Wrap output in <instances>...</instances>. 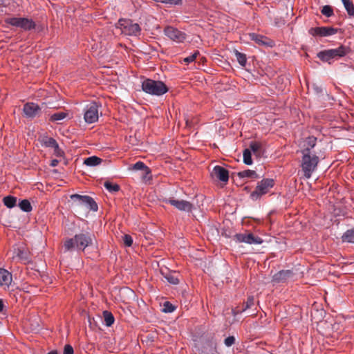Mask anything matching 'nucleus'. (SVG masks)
Here are the masks:
<instances>
[{
    "label": "nucleus",
    "instance_id": "nucleus-1",
    "mask_svg": "<svg viewBox=\"0 0 354 354\" xmlns=\"http://www.w3.org/2000/svg\"><path fill=\"white\" fill-rule=\"evenodd\" d=\"M95 240V235L89 232L84 231L76 234L73 237L67 239L64 243V248L66 251L84 252L86 248L93 245Z\"/></svg>",
    "mask_w": 354,
    "mask_h": 354
},
{
    "label": "nucleus",
    "instance_id": "nucleus-2",
    "mask_svg": "<svg viewBox=\"0 0 354 354\" xmlns=\"http://www.w3.org/2000/svg\"><path fill=\"white\" fill-rule=\"evenodd\" d=\"M351 52V48L340 45L337 48L324 50L317 53V57L324 62L331 64L335 60L346 56Z\"/></svg>",
    "mask_w": 354,
    "mask_h": 354
},
{
    "label": "nucleus",
    "instance_id": "nucleus-3",
    "mask_svg": "<svg viewBox=\"0 0 354 354\" xmlns=\"http://www.w3.org/2000/svg\"><path fill=\"white\" fill-rule=\"evenodd\" d=\"M301 167L304 172V176L306 178H310L313 173L317 169L319 158L315 153H301Z\"/></svg>",
    "mask_w": 354,
    "mask_h": 354
},
{
    "label": "nucleus",
    "instance_id": "nucleus-4",
    "mask_svg": "<svg viewBox=\"0 0 354 354\" xmlns=\"http://www.w3.org/2000/svg\"><path fill=\"white\" fill-rule=\"evenodd\" d=\"M142 89L146 93L156 96L162 95L169 91L163 82L151 79H146L142 82Z\"/></svg>",
    "mask_w": 354,
    "mask_h": 354
},
{
    "label": "nucleus",
    "instance_id": "nucleus-5",
    "mask_svg": "<svg viewBox=\"0 0 354 354\" xmlns=\"http://www.w3.org/2000/svg\"><path fill=\"white\" fill-rule=\"evenodd\" d=\"M5 21L6 24L19 28L24 31H30L36 29L37 32H40L43 29L41 26H37L35 22L32 19L27 17H9L6 19Z\"/></svg>",
    "mask_w": 354,
    "mask_h": 354
},
{
    "label": "nucleus",
    "instance_id": "nucleus-6",
    "mask_svg": "<svg viewBox=\"0 0 354 354\" xmlns=\"http://www.w3.org/2000/svg\"><path fill=\"white\" fill-rule=\"evenodd\" d=\"M274 180L272 178H263L258 182L254 191L250 193V197L252 201H257L268 194L274 187Z\"/></svg>",
    "mask_w": 354,
    "mask_h": 354
},
{
    "label": "nucleus",
    "instance_id": "nucleus-7",
    "mask_svg": "<svg viewBox=\"0 0 354 354\" xmlns=\"http://www.w3.org/2000/svg\"><path fill=\"white\" fill-rule=\"evenodd\" d=\"M118 26L126 35L139 37L141 35L142 28L140 25L131 19H120L118 22Z\"/></svg>",
    "mask_w": 354,
    "mask_h": 354
},
{
    "label": "nucleus",
    "instance_id": "nucleus-8",
    "mask_svg": "<svg viewBox=\"0 0 354 354\" xmlns=\"http://www.w3.org/2000/svg\"><path fill=\"white\" fill-rule=\"evenodd\" d=\"M99 106H100L97 104V103L95 102L86 105L84 114V118L86 123L92 124L98 120Z\"/></svg>",
    "mask_w": 354,
    "mask_h": 354
},
{
    "label": "nucleus",
    "instance_id": "nucleus-9",
    "mask_svg": "<svg viewBox=\"0 0 354 354\" xmlns=\"http://www.w3.org/2000/svg\"><path fill=\"white\" fill-rule=\"evenodd\" d=\"M164 33L168 38L176 43L183 42L187 36L184 32L171 26H168L165 28Z\"/></svg>",
    "mask_w": 354,
    "mask_h": 354
},
{
    "label": "nucleus",
    "instance_id": "nucleus-10",
    "mask_svg": "<svg viewBox=\"0 0 354 354\" xmlns=\"http://www.w3.org/2000/svg\"><path fill=\"white\" fill-rule=\"evenodd\" d=\"M72 200L77 201L80 205L86 206L90 210L96 212L98 209V206L93 198L89 196H82L75 194L71 196Z\"/></svg>",
    "mask_w": 354,
    "mask_h": 354
},
{
    "label": "nucleus",
    "instance_id": "nucleus-11",
    "mask_svg": "<svg viewBox=\"0 0 354 354\" xmlns=\"http://www.w3.org/2000/svg\"><path fill=\"white\" fill-rule=\"evenodd\" d=\"M337 31V28L329 26H322L311 28L309 30V33L313 36L328 37L336 34Z\"/></svg>",
    "mask_w": 354,
    "mask_h": 354
},
{
    "label": "nucleus",
    "instance_id": "nucleus-12",
    "mask_svg": "<svg viewBox=\"0 0 354 354\" xmlns=\"http://www.w3.org/2000/svg\"><path fill=\"white\" fill-rule=\"evenodd\" d=\"M13 259H17L24 264L31 262L30 252L24 246H19L14 250Z\"/></svg>",
    "mask_w": 354,
    "mask_h": 354
},
{
    "label": "nucleus",
    "instance_id": "nucleus-13",
    "mask_svg": "<svg viewBox=\"0 0 354 354\" xmlns=\"http://www.w3.org/2000/svg\"><path fill=\"white\" fill-rule=\"evenodd\" d=\"M165 202L175 207L180 211L191 212L193 209V204L185 200H176L174 198L166 199Z\"/></svg>",
    "mask_w": 354,
    "mask_h": 354
},
{
    "label": "nucleus",
    "instance_id": "nucleus-14",
    "mask_svg": "<svg viewBox=\"0 0 354 354\" xmlns=\"http://www.w3.org/2000/svg\"><path fill=\"white\" fill-rule=\"evenodd\" d=\"M317 138L308 136L304 139L300 143L301 153H312V149L316 146Z\"/></svg>",
    "mask_w": 354,
    "mask_h": 354
},
{
    "label": "nucleus",
    "instance_id": "nucleus-15",
    "mask_svg": "<svg viewBox=\"0 0 354 354\" xmlns=\"http://www.w3.org/2000/svg\"><path fill=\"white\" fill-rule=\"evenodd\" d=\"M211 175L213 178H216L224 183H227L229 180L228 170L219 165H216L213 168Z\"/></svg>",
    "mask_w": 354,
    "mask_h": 354
},
{
    "label": "nucleus",
    "instance_id": "nucleus-16",
    "mask_svg": "<svg viewBox=\"0 0 354 354\" xmlns=\"http://www.w3.org/2000/svg\"><path fill=\"white\" fill-rule=\"evenodd\" d=\"M41 111L39 106L33 102H28L24 104L23 111L25 116L28 118L36 117Z\"/></svg>",
    "mask_w": 354,
    "mask_h": 354
},
{
    "label": "nucleus",
    "instance_id": "nucleus-17",
    "mask_svg": "<svg viewBox=\"0 0 354 354\" xmlns=\"http://www.w3.org/2000/svg\"><path fill=\"white\" fill-rule=\"evenodd\" d=\"M294 273L292 270H281L272 277V281L275 283H283L293 278Z\"/></svg>",
    "mask_w": 354,
    "mask_h": 354
},
{
    "label": "nucleus",
    "instance_id": "nucleus-18",
    "mask_svg": "<svg viewBox=\"0 0 354 354\" xmlns=\"http://www.w3.org/2000/svg\"><path fill=\"white\" fill-rule=\"evenodd\" d=\"M250 39L261 46H272L273 41L269 38L256 33L250 34Z\"/></svg>",
    "mask_w": 354,
    "mask_h": 354
},
{
    "label": "nucleus",
    "instance_id": "nucleus-19",
    "mask_svg": "<svg viewBox=\"0 0 354 354\" xmlns=\"http://www.w3.org/2000/svg\"><path fill=\"white\" fill-rule=\"evenodd\" d=\"M254 305V298L253 296H249L247 301L243 304V307H236L232 310V315L236 316L237 315L242 313L246 310L252 308Z\"/></svg>",
    "mask_w": 354,
    "mask_h": 354
},
{
    "label": "nucleus",
    "instance_id": "nucleus-20",
    "mask_svg": "<svg viewBox=\"0 0 354 354\" xmlns=\"http://www.w3.org/2000/svg\"><path fill=\"white\" fill-rule=\"evenodd\" d=\"M12 281V274L6 269L0 268V286L8 287Z\"/></svg>",
    "mask_w": 354,
    "mask_h": 354
},
{
    "label": "nucleus",
    "instance_id": "nucleus-21",
    "mask_svg": "<svg viewBox=\"0 0 354 354\" xmlns=\"http://www.w3.org/2000/svg\"><path fill=\"white\" fill-rule=\"evenodd\" d=\"M161 273L169 283L176 285L179 283L178 274L176 272L167 270L166 272L161 271Z\"/></svg>",
    "mask_w": 354,
    "mask_h": 354
},
{
    "label": "nucleus",
    "instance_id": "nucleus-22",
    "mask_svg": "<svg viewBox=\"0 0 354 354\" xmlns=\"http://www.w3.org/2000/svg\"><path fill=\"white\" fill-rule=\"evenodd\" d=\"M237 176L240 178H252V179H257L259 178V176L257 174V173L254 170L250 169H246L242 171H239L237 174Z\"/></svg>",
    "mask_w": 354,
    "mask_h": 354
},
{
    "label": "nucleus",
    "instance_id": "nucleus-23",
    "mask_svg": "<svg viewBox=\"0 0 354 354\" xmlns=\"http://www.w3.org/2000/svg\"><path fill=\"white\" fill-rule=\"evenodd\" d=\"M102 159L95 156H90L86 158L84 164L89 167H95L102 163Z\"/></svg>",
    "mask_w": 354,
    "mask_h": 354
},
{
    "label": "nucleus",
    "instance_id": "nucleus-24",
    "mask_svg": "<svg viewBox=\"0 0 354 354\" xmlns=\"http://www.w3.org/2000/svg\"><path fill=\"white\" fill-rule=\"evenodd\" d=\"M343 242L354 243V227L346 231L342 236Z\"/></svg>",
    "mask_w": 354,
    "mask_h": 354
},
{
    "label": "nucleus",
    "instance_id": "nucleus-25",
    "mask_svg": "<svg viewBox=\"0 0 354 354\" xmlns=\"http://www.w3.org/2000/svg\"><path fill=\"white\" fill-rule=\"evenodd\" d=\"M349 17H354V4L351 0H341Z\"/></svg>",
    "mask_w": 354,
    "mask_h": 354
},
{
    "label": "nucleus",
    "instance_id": "nucleus-26",
    "mask_svg": "<svg viewBox=\"0 0 354 354\" xmlns=\"http://www.w3.org/2000/svg\"><path fill=\"white\" fill-rule=\"evenodd\" d=\"M3 202L5 206L8 208H12L16 206L17 198L13 196H7L3 198Z\"/></svg>",
    "mask_w": 354,
    "mask_h": 354
},
{
    "label": "nucleus",
    "instance_id": "nucleus-27",
    "mask_svg": "<svg viewBox=\"0 0 354 354\" xmlns=\"http://www.w3.org/2000/svg\"><path fill=\"white\" fill-rule=\"evenodd\" d=\"M263 242V239L259 236H254L252 233H247V243L248 244H261Z\"/></svg>",
    "mask_w": 354,
    "mask_h": 354
},
{
    "label": "nucleus",
    "instance_id": "nucleus-28",
    "mask_svg": "<svg viewBox=\"0 0 354 354\" xmlns=\"http://www.w3.org/2000/svg\"><path fill=\"white\" fill-rule=\"evenodd\" d=\"M103 318L106 326H111L113 324L115 318L111 312L104 310L103 312Z\"/></svg>",
    "mask_w": 354,
    "mask_h": 354
},
{
    "label": "nucleus",
    "instance_id": "nucleus-29",
    "mask_svg": "<svg viewBox=\"0 0 354 354\" xmlns=\"http://www.w3.org/2000/svg\"><path fill=\"white\" fill-rule=\"evenodd\" d=\"M19 208L25 212H30L32 211V207L30 203V201L27 199H24L19 203Z\"/></svg>",
    "mask_w": 354,
    "mask_h": 354
},
{
    "label": "nucleus",
    "instance_id": "nucleus-30",
    "mask_svg": "<svg viewBox=\"0 0 354 354\" xmlns=\"http://www.w3.org/2000/svg\"><path fill=\"white\" fill-rule=\"evenodd\" d=\"M68 114L66 112H57L50 115V120L51 122L62 120L65 119L68 116Z\"/></svg>",
    "mask_w": 354,
    "mask_h": 354
},
{
    "label": "nucleus",
    "instance_id": "nucleus-31",
    "mask_svg": "<svg viewBox=\"0 0 354 354\" xmlns=\"http://www.w3.org/2000/svg\"><path fill=\"white\" fill-rule=\"evenodd\" d=\"M132 169L134 170L147 171V174H151V169L142 161L136 162L133 166Z\"/></svg>",
    "mask_w": 354,
    "mask_h": 354
},
{
    "label": "nucleus",
    "instance_id": "nucleus-32",
    "mask_svg": "<svg viewBox=\"0 0 354 354\" xmlns=\"http://www.w3.org/2000/svg\"><path fill=\"white\" fill-rule=\"evenodd\" d=\"M234 54L237 59V62L239 63V64L241 66H245L247 63L246 55L244 53H240L236 50L234 51Z\"/></svg>",
    "mask_w": 354,
    "mask_h": 354
},
{
    "label": "nucleus",
    "instance_id": "nucleus-33",
    "mask_svg": "<svg viewBox=\"0 0 354 354\" xmlns=\"http://www.w3.org/2000/svg\"><path fill=\"white\" fill-rule=\"evenodd\" d=\"M243 162L247 165H251L252 164V153L250 149H245L243 151Z\"/></svg>",
    "mask_w": 354,
    "mask_h": 354
},
{
    "label": "nucleus",
    "instance_id": "nucleus-34",
    "mask_svg": "<svg viewBox=\"0 0 354 354\" xmlns=\"http://www.w3.org/2000/svg\"><path fill=\"white\" fill-rule=\"evenodd\" d=\"M104 187L110 192L114 193L117 192L120 190V187L119 185L118 184H113L112 183L109 181H106L104 183Z\"/></svg>",
    "mask_w": 354,
    "mask_h": 354
},
{
    "label": "nucleus",
    "instance_id": "nucleus-35",
    "mask_svg": "<svg viewBox=\"0 0 354 354\" xmlns=\"http://www.w3.org/2000/svg\"><path fill=\"white\" fill-rule=\"evenodd\" d=\"M42 144L46 147L54 148L58 143L54 138L46 137L43 138Z\"/></svg>",
    "mask_w": 354,
    "mask_h": 354
},
{
    "label": "nucleus",
    "instance_id": "nucleus-36",
    "mask_svg": "<svg viewBox=\"0 0 354 354\" xmlns=\"http://www.w3.org/2000/svg\"><path fill=\"white\" fill-rule=\"evenodd\" d=\"M233 240L236 243H247V233H236L233 236Z\"/></svg>",
    "mask_w": 354,
    "mask_h": 354
},
{
    "label": "nucleus",
    "instance_id": "nucleus-37",
    "mask_svg": "<svg viewBox=\"0 0 354 354\" xmlns=\"http://www.w3.org/2000/svg\"><path fill=\"white\" fill-rule=\"evenodd\" d=\"M321 12L327 17H330L334 14L332 7L328 5L323 6Z\"/></svg>",
    "mask_w": 354,
    "mask_h": 354
},
{
    "label": "nucleus",
    "instance_id": "nucleus-38",
    "mask_svg": "<svg viewBox=\"0 0 354 354\" xmlns=\"http://www.w3.org/2000/svg\"><path fill=\"white\" fill-rule=\"evenodd\" d=\"M249 149H250V151H253L254 154H257L261 149V145L257 142H251Z\"/></svg>",
    "mask_w": 354,
    "mask_h": 354
},
{
    "label": "nucleus",
    "instance_id": "nucleus-39",
    "mask_svg": "<svg viewBox=\"0 0 354 354\" xmlns=\"http://www.w3.org/2000/svg\"><path fill=\"white\" fill-rule=\"evenodd\" d=\"M122 241L125 246L131 247L133 244V238L129 234H124L122 236Z\"/></svg>",
    "mask_w": 354,
    "mask_h": 354
},
{
    "label": "nucleus",
    "instance_id": "nucleus-40",
    "mask_svg": "<svg viewBox=\"0 0 354 354\" xmlns=\"http://www.w3.org/2000/svg\"><path fill=\"white\" fill-rule=\"evenodd\" d=\"M198 55L199 52L197 50L194 52L192 55L184 58L183 61L184 62H186L187 64L193 62Z\"/></svg>",
    "mask_w": 354,
    "mask_h": 354
},
{
    "label": "nucleus",
    "instance_id": "nucleus-41",
    "mask_svg": "<svg viewBox=\"0 0 354 354\" xmlns=\"http://www.w3.org/2000/svg\"><path fill=\"white\" fill-rule=\"evenodd\" d=\"M175 310V307L169 301H165L164 304V310L165 313H171Z\"/></svg>",
    "mask_w": 354,
    "mask_h": 354
},
{
    "label": "nucleus",
    "instance_id": "nucleus-42",
    "mask_svg": "<svg viewBox=\"0 0 354 354\" xmlns=\"http://www.w3.org/2000/svg\"><path fill=\"white\" fill-rule=\"evenodd\" d=\"M156 2H160L164 3H169L173 5H179L181 4L182 1L181 0H153Z\"/></svg>",
    "mask_w": 354,
    "mask_h": 354
},
{
    "label": "nucleus",
    "instance_id": "nucleus-43",
    "mask_svg": "<svg viewBox=\"0 0 354 354\" xmlns=\"http://www.w3.org/2000/svg\"><path fill=\"white\" fill-rule=\"evenodd\" d=\"M53 149V153L57 157H62L64 155L63 151L59 148V145L57 144Z\"/></svg>",
    "mask_w": 354,
    "mask_h": 354
},
{
    "label": "nucleus",
    "instance_id": "nucleus-44",
    "mask_svg": "<svg viewBox=\"0 0 354 354\" xmlns=\"http://www.w3.org/2000/svg\"><path fill=\"white\" fill-rule=\"evenodd\" d=\"M224 343L227 346H228V347L231 346L232 345H233L235 343L234 337V336L227 337V338L225 339Z\"/></svg>",
    "mask_w": 354,
    "mask_h": 354
},
{
    "label": "nucleus",
    "instance_id": "nucleus-45",
    "mask_svg": "<svg viewBox=\"0 0 354 354\" xmlns=\"http://www.w3.org/2000/svg\"><path fill=\"white\" fill-rule=\"evenodd\" d=\"M73 348L70 344H66L64 348V354H73Z\"/></svg>",
    "mask_w": 354,
    "mask_h": 354
},
{
    "label": "nucleus",
    "instance_id": "nucleus-46",
    "mask_svg": "<svg viewBox=\"0 0 354 354\" xmlns=\"http://www.w3.org/2000/svg\"><path fill=\"white\" fill-rule=\"evenodd\" d=\"M142 178L144 180H150L151 178V174H147V171H143Z\"/></svg>",
    "mask_w": 354,
    "mask_h": 354
},
{
    "label": "nucleus",
    "instance_id": "nucleus-47",
    "mask_svg": "<svg viewBox=\"0 0 354 354\" xmlns=\"http://www.w3.org/2000/svg\"><path fill=\"white\" fill-rule=\"evenodd\" d=\"M59 163V160H57V159H53L51 160V162L50 164V165L51 167H56Z\"/></svg>",
    "mask_w": 354,
    "mask_h": 354
},
{
    "label": "nucleus",
    "instance_id": "nucleus-48",
    "mask_svg": "<svg viewBox=\"0 0 354 354\" xmlns=\"http://www.w3.org/2000/svg\"><path fill=\"white\" fill-rule=\"evenodd\" d=\"M4 307L3 301L0 299V313L3 312Z\"/></svg>",
    "mask_w": 354,
    "mask_h": 354
},
{
    "label": "nucleus",
    "instance_id": "nucleus-49",
    "mask_svg": "<svg viewBox=\"0 0 354 354\" xmlns=\"http://www.w3.org/2000/svg\"><path fill=\"white\" fill-rule=\"evenodd\" d=\"M47 354H58L57 351H52L49 353H48Z\"/></svg>",
    "mask_w": 354,
    "mask_h": 354
}]
</instances>
